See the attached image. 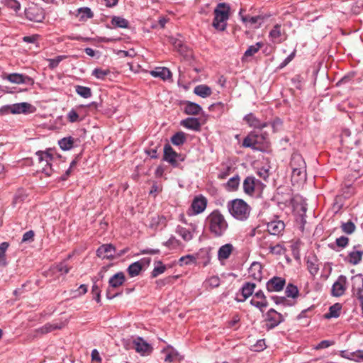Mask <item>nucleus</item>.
Listing matches in <instances>:
<instances>
[{"instance_id": "47", "label": "nucleus", "mask_w": 363, "mask_h": 363, "mask_svg": "<svg viewBox=\"0 0 363 363\" xmlns=\"http://www.w3.org/2000/svg\"><path fill=\"white\" fill-rule=\"evenodd\" d=\"M340 228L343 233L348 235L352 234L356 230L354 223L351 220L346 223H342Z\"/></svg>"}, {"instance_id": "26", "label": "nucleus", "mask_w": 363, "mask_h": 363, "mask_svg": "<svg viewBox=\"0 0 363 363\" xmlns=\"http://www.w3.org/2000/svg\"><path fill=\"white\" fill-rule=\"evenodd\" d=\"M67 325V321H55L52 323H47L40 329V333H48L55 330H59L62 328Z\"/></svg>"}, {"instance_id": "24", "label": "nucleus", "mask_w": 363, "mask_h": 363, "mask_svg": "<svg viewBox=\"0 0 363 363\" xmlns=\"http://www.w3.org/2000/svg\"><path fill=\"white\" fill-rule=\"evenodd\" d=\"M150 74L153 77H158L165 81L172 79V72L167 67H157L154 70H151Z\"/></svg>"}, {"instance_id": "59", "label": "nucleus", "mask_w": 363, "mask_h": 363, "mask_svg": "<svg viewBox=\"0 0 363 363\" xmlns=\"http://www.w3.org/2000/svg\"><path fill=\"white\" fill-rule=\"evenodd\" d=\"M250 347L252 351L261 352L267 347V345L265 342H256L254 345H250Z\"/></svg>"}, {"instance_id": "13", "label": "nucleus", "mask_w": 363, "mask_h": 363, "mask_svg": "<svg viewBox=\"0 0 363 363\" xmlns=\"http://www.w3.org/2000/svg\"><path fill=\"white\" fill-rule=\"evenodd\" d=\"M164 160L173 166H177L178 160L182 161L184 159L173 150L170 145L166 144L164 147Z\"/></svg>"}, {"instance_id": "1", "label": "nucleus", "mask_w": 363, "mask_h": 363, "mask_svg": "<svg viewBox=\"0 0 363 363\" xmlns=\"http://www.w3.org/2000/svg\"><path fill=\"white\" fill-rule=\"evenodd\" d=\"M206 223L209 232L216 238L223 236L228 228V223L219 210L213 211L207 216Z\"/></svg>"}, {"instance_id": "43", "label": "nucleus", "mask_w": 363, "mask_h": 363, "mask_svg": "<svg viewBox=\"0 0 363 363\" xmlns=\"http://www.w3.org/2000/svg\"><path fill=\"white\" fill-rule=\"evenodd\" d=\"M75 91L77 94L84 99L91 96V89L89 87L77 85L75 86Z\"/></svg>"}, {"instance_id": "21", "label": "nucleus", "mask_w": 363, "mask_h": 363, "mask_svg": "<svg viewBox=\"0 0 363 363\" xmlns=\"http://www.w3.org/2000/svg\"><path fill=\"white\" fill-rule=\"evenodd\" d=\"M13 114L28 113H33L35 110L34 107L29 103L21 102L12 104Z\"/></svg>"}, {"instance_id": "57", "label": "nucleus", "mask_w": 363, "mask_h": 363, "mask_svg": "<svg viewBox=\"0 0 363 363\" xmlns=\"http://www.w3.org/2000/svg\"><path fill=\"white\" fill-rule=\"evenodd\" d=\"M269 252L274 255H282L284 252V247L279 245H272L269 246Z\"/></svg>"}, {"instance_id": "56", "label": "nucleus", "mask_w": 363, "mask_h": 363, "mask_svg": "<svg viewBox=\"0 0 363 363\" xmlns=\"http://www.w3.org/2000/svg\"><path fill=\"white\" fill-rule=\"evenodd\" d=\"M67 58V56L66 55H58L55 58H53V59H48V61L49 62V67L50 69H55L56 68L58 65L60 64V62L66 59Z\"/></svg>"}, {"instance_id": "20", "label": "nucleus", "mask_w": 363, "mask_h": 363, "mask_svg": "<svg viewBox=\"0 0 363 363\" xmlns=\"http://www.w3.org/2000/svg\"><path fill=\"white\" fill-rule=\"evenodd\" d=\"M284 223L280 220H272L267 223V231L272 235H279L284 230Z\"/></svg>"}, {"instance_id": "39", "label": "nucleus", "mask_w": 363, "mask_h": 363, "mask_svg": "<svg viewBox=\"0 0 363 363\" xmlns=\"http://www.w3.org/2000/svg\"><path fill=\"white\" fill-rule=\"evenodd\" d=\"M362 250H353L348 254V262L353 265H357L362 261Z\"/></svg>"}, {"instance_id": "41", "label": "nucleus", "mask_w": 363, "mask_h": 363, "mask_svg": "<svg viewBox=\"0 0 363 363\" xmlns=\"http://www.w3.org/2000/svg\"><path fill=\"white\" fill-rule=\"evenodd\" d=\"M58 144L62 150H69L73 147L74 139L72 137L64 138L58 141Z\"/></svg>"}, {"instance_id": "31", "label": "nucleus", "mask_w": 363, "mask_h": 363, "mask_svg": "<svg viewBox=\"0 0 363 363\" xmlns=\"http://www.w3.org/2000/svg\"><path fill=\"white\" fill-rule=\"evenodd\" d=\"M234 247L232 244L228 243L222 245L218 251V258L219 260L228 259L231 255Z\"/></svg>"}, {"instance_id": "60", "label": "nucleus", "mask_w": 363, "mask_h": 363, "mask_svg": "<svg viewBox=\"0 0 363 363\" xmlns=\"http://www.w3.org/2000/svg\"><path fill=\"white\" fill-rule=\"evenodd\" d=\"M57 270L62 274H67L71 267L65 262H62L56 266Z\"/></svg>"}, {"instance_id": "38", "label": "nucleus", "mask_w": 363, "mask_h": 363, "mask_svg": "<svg viewBox=\"0 0 363 363\" xmlns=\"http://www.w3.org/2000/svg\"><path fill=\"white\" fill-rule=\"evenodd\" d=\"M307 269L312 276H315L319 271L318 260L316 257H313L307 260Z\"/></svg>"}, {"instance_id": "32", "label": "nucleus", "mask_w": 363, "mask_h": 363, "mask_svg": "<svg viewBox=\"0 0 363 363\" xmlns=\"http://www.w3.org/2000/svg\"><path fill=\"white\" fill-rule=\"evenodd\" d=\"M169 41L174 48L182 55L188 56L189 50L188 48L183 43L180 39L175 38H170Z\"/></svg>"}, {"instance_id": "4", "label": "nucleus", "mask_w": 363, "mask_h": 363, "mask_svg": "<svg viewBox=\"0 0 363 363\" xmlns=\"http://www.w3.org/2000/svg\"><path fill=\"white\" fill-rule=\"evenodd\" d=\"M125 281V277L123 272H120L113 275L108 280V289L106 291V298L112 299L121 293H113V290L122 286Z\"/></svg>"}, {"instance_id": "14", "label": "nucleus", "mask_w": 363, "mask_h": 363, "mask_svg": "<svg viewBox=\"0 0 363 363\" xmlns=\"http://www.w3.org/2000/svg\"><path fill=\"white\" fill-rule=\"evenodd\" d=\"M286 284V280L279 277H274L266 284V288L268 292H279Z\"/></svg>"}, {"instance_id": "5", "label": "nucleus", "mask_w": 363, "mask_h": 363, "mask_svg": "<svg viewBox=\"0 0 363 363\" xmlns=\"http://www.w3.org/2000/svg\"><path fill=\"white\" fill-rule=\"evenodd\" d=\"M264 185L258 179L252 176L247 177L242 184L244 192L249 195H254L256 191H261Z\"/></svg>"}, {"instance_id": "33", "label": "nucleus", "mask_w": 363, "mask_h": 363, "mask_svg": "<svg viewBox=\"0 0 363 363\" xmlns=\"http://www.w3.org/2000/svg\"><path fill=\"white\" fill-rule=\"evenodd\" d=\"M181 125L193 130H199L201 127L199 119L196 118H187L181 122Z\"/></svg>"}, {"instance_id": "30", "label": "nucleus", "mask_w": 363, "mask_h": 363, "mask_svg": "<svg viewBox=\"0 0 363 363\" xmlns=\"http://www.w3.org/2000/svg\"><path fill=\"white\" fill-rule=\"evenodd\" d=\"M262 265L259 263L253 262L249 269L250 276L254 279L260 281L262 278Z\"/></svg>"}, {"instance_id": "6", "label": "nucleus", "mask_w": 363, "mask_h": 363, "mask_svg": "<svg viewBox=\"0 0 363 363\" xmlns=\"http://www.w3.org/2000/svg\"><path fill=\"white\" fill-rule=\"evenodd\" d=\"M38 162L41 164L42 172L47 176H50L52 173L51 162L53 160L52 154L48 151H38L35 153Z\"/></svg>"}, {"instance_id": "11", "label": "nucleus", "mask_w": 363, "mask_h": 363, "mask_svg": "<svg viewBox=\"0 0 363 363\" xmlns=\"http://www.w3.org/2000/svg\"><path fill=\"white\" fill-rule=\"evenodd\" d=\"M207 206V199L204 196L196 197L191 205V209L187 211L189 216L197 215L204 211Z\"/></svg>"}, {"instance_id": "34", "label": "nucleus", "mask_w": 363, "mask_h": 363, "mask_svg": "<svg viewBox=\"0 0 363 363\" xmlns=\"http://www.w3.org/2000/svg\"><path fill=\"white\" fill-rule=\"evenodd\" d=\"M291 180L294 182L305 181L306 178V168L291 169Z\"/></svg>"}, {"instance_id": "3", "label": "nucleus", "mask_w": 363, "mask_h": 363, "mask_svg": "<svg viewBox=\"0 0 363 363\" xmlns=\"http://www.w3.org/2000/svg\"><path fill=\"white\" fill-rule=\"evenodd\" d=\"M228 210L230 215L237 220H245L250 216L251 208L242 199H234L228 203Z\"/></svg>"}, {"instance_id": "10", "label": "nucleus", "mask_w": 363, "mask_h": 363, "mask_svg": "<svg viewBox=\"0 0 363 363\" xmlns=\"http://www.w3.org/2000/svg\"><path fill=\"white\" fill-rule=\"evenodd\" d=\"M267 135L265 133L258 135L255 133L249 134L242 142V146L245 147H250L253 150H260L258 145L261 143V140H266Z\"/></svg>"}, {"instance_id": "8", "label": "nucleus", "mask_w": 363, "mask_h": 363, "mask_svg": "<svg viewBox=\"0 0 363 363\" xmlns=\"http://www.w3.org/2000/svg\"><path fill=\"white\" fill-rule=\"evenodd\" d=\"M351 281L353 295L359 300L363 309V275L357 274L352 277Z\"/></svg>"}, {"instance_id": "2", "label": "nucleus", "mask_w": 363, "mask_h": 363, "mask_svg": "<svg viewBox=\"0 0 363 363\" xmlns=\"http://www.w3.org/2000/svg\"><path fill=\"white\" fill-rule=\"evenodd\" d=\"M230 7L226 3H219L214 9V18L212 26L219 31H223L227 27L230 17Z\"/></svg>"}, {"instance_id": "12", "label": "nucleus", "mask_w": 363, "mask_h": 363, "mask_svg": "<svg viewBox=\"0 0 363 363\" xmlns=\"http://www.w3.org/2000/svg\"><path fill=\"white\" fill-rule=\"evenodd\" d=\"M347 277L345 275H340L332 286L331 294L335 297L342 296L347 289Z\"/></svg>"}, {"instance_id": "9", "label": "nucleus", "mask_w": 363, "mask_h": 363, "mask_svg": "<svg viewBox=\"0 0 363 363\" xmlns=\"http://www.w3.org/2000/svg\"><path fill=\"white\" fill-rule=\"evenodd\" d=\"M270 41L274 44H280L287 38V35L280 24L273 26L269 33Z\"/></svg>"}, {"instance_id": "27", "label": "nucleus", "mask_w": 363, "mask_h": 363, "mask_svg": "<svg viewBox=\"0 0 363 363\" xmlns=\"http://www.w3.org/2000/svg\"><path fill=\"white\" fill-rule=\"evenodd\" d=\"M290 167L291 169L306 168V162L302 156L298 153H294L291 155Z\"/></svg>"}, {"instance_id": "62", "label": "nucleus", "mask_w": 363, "mask_h": 363, "mask_svg": "<svg viewBox=\"0 0 363 363\" xmlns=\"http://www.w3.org/2000/svg\"><path fill=\"white\" fill-rule=\"evenodd\" d=\"M67 119L71 123L77 122L79 121V116L76 111L74 109H72L68 113H67Z\"/></svg>"}, {"instance_id": "54", "label": "nucleus", "mask_w": 363, "mask_h": 363, "mask_svg": "<svg viewBox=\"0 0 363 363\" xmlns=\"http://www.w3.org/2000/svg\"><path fill=\"white\" fill-rule=\"evenodd\" d=\"M285 293L287 297L296 298L298 295V289L296 286L289 284L286 288Z\"/></svg>"}, {"instance_id": "15", "label": "nucleus", "mask_w": 363, "mask_h": 363, "mask_svg": "<svg viewBox=\"0 0 363 363\" xmlns=\"http://www.w3.org/2000/svg\"><path fill=\"white\" fill-rule=\"evenodd\" d=\"M250 304L263 311L268 306L267 297L262 290L257 291L250 301Z\"/></svg>"}, {"instance_id": "36", "label": "nucleus", "mask_w": 363, "mask_h": 363, "mask_svg": "<svg viewBox=\"0 0 363 363\" xmlns=\"http://www.w3.org/2000/svg\"><path fill=\"white\" fill-rule=\"evenodd\" d=\"M244 10L242 9H240L239 12V15L241 17V20L245 23H250V25H254L256 23H259V26L262 24V18L260 16H243L242 12Z\"/></svg>"}, {"instance_id": "48", "label": "nucleus", "mask_w": 363, "mask_h": 363, "mask_svg": "<svg viewBox=\"0 0 363 363\" xmlns=\"http://www.w3.org/2000/svg\"><path fill=\"white\" fill-rule=\"evenodd\" d=\"M262 46H263V43L261 42H258L253 45H250L247 49V50L245 52L244 56L247 57H251V56L254 55L255 53H257L259 50V49Z\"/></svg>"}, {"instance_id": "37", "label": "nucleus", "mask_w": 363, "mask_h": 363, "mask_svg": "<svg viewBox=\"0 0 363 363\" xmlns=\"http://www.w3.org/2000/svg\"><path fill=\"white\" fill-rule=\"evenodd\" d=\"M341 309L342 305L339 303H336L329 308V311L328 313L324 314V318L326 319L337 318L340 315Z\"/></svg>"}, {"instance_id": "51", "label": "nucleus", "mask_w": 363, "mask_h": 363, "mask_svg": "<svg viewBox=\"0 0 363 363\" xmlns=\"http://www.w3.org/2000/svg\"><path fill=\"white\" fill-rule=\"evenodd\" d=\"M220 281L219 277L217 276H213L205 281L204 285L207 289H213L218 287L220 285Z\"/></svg>"}, {"instance_id": "52", "label": "nucleus", "mask_w": 363, "mask_h": 363, "mask_svg": "<svg viewBox=\"0 0 363 363\" xmlns=\"http://www.w3.org/2000/svg\"><path fill=\"white\" fill-rule=\"evenodd\" d=\"M155 264L157 265L154 267L151 273V276L153 278L157 277L158 275L164 273L166 270L165 265H164L161 261H157L155 262Z\"/></svg>"}, {"instance_id": "7", "label": "nucleus", "mask_w": 363, "mask_h": 363, "mask_svg": "<svg viewBox=\"0 0 363 363\" xmlns=\"http://www.w3.org/2000/svg\"><path fill=\"white\" fill-rule=\"evenodd\" d=\"M27 19L34 22H42L45 18L44 10L37 4H32L25 11Z\"/></svg>"}, {"instance_id": "28", "label": "nucleus", "mask_w": 363, "mask_h": 363, "mask_svg": "<svg viewBox=\"0 0 363 363\" xmlns=\"http://www.w3.org/2000/svg\"><path fill=\"white\" fill-rule=\"evenodd\" d=\"M184 113L188 115H198L202 111V108L198 104L189 101L184 102Z\"/></svg>"}, {"instance_id": "40", "label": "nucleus", "mask_w": 363, "mask_h": 363, "mask_svg": "<svg viewBox=\"0 0 363 363\" xmlns=\"http://www.w3.org/2000/svg\"><path fill=\"white\" fill-rule=\"evenodd\" d=\"M143 269V264L140 261L135 262L132 263L128 267V273L131 277H136L139 275L140 272Z\"/></svg>"}, {"instance_id": "42", "label": "nucleus", "mask_w": 363, "mask_h": 363, "mask_svg": "<svg viewBox=\"0 0 363 363\" xmlns=\"http://www.w3.org/2000/svg\"><path fill=\"white\" fill-rule=\"evenodd\" d=\"M77 15L79 16L80 20L91 18L94 16L93 12L89 7L79 8L77 10Z\"/></svg>"}, {"instance_id": "44", "label": "nucleus", "mask_w": 363, "mask_h": 363, "mask_svg": "<svg viewBox=\"0 0 363 363\" xmlns=\"http://www.w3.org/2000/svg\"><path fill=\"white\" fill-rule=\"evenodd\" d=\"M111 24L114 27L126 28L128 27V21L124 18L120 16H114L111 19Z\"/></svg>"}, {"instance_id": "18", "label": "nucleus", "mask_w": 363, "mask_h": 363, "mask_svg": "<svg viewBox=\"0 0 363 363\" xmlns=\"http://www.w3.org/2000/svg\"><path fill=\"white\" fill-rule=\"evenodd\" d=\"M4 79L16 84H32L33 82L31 77L18 73L9 74L4 77Z\"/></svg>"}, {"instance_id": "25", "label": "nucleus", "mask_w": 363, "mask_h": 363, "mask_svg": "<svg viewBox=\"0 0 363 363\" xmlns=\"http://www.w3.org/2000/svg\"><path fill=\"white\" fill-rule=\"evenodd\" d=\"M244 119L250 127L254 128L262 129L269 125L267 122L260 121L252 113L247 114Z\"/></svg>"}, {"instance_id": "50", "label": "nucleus", "mask_w": 363, "mask_h": 363, "mask_svg": "<svg viewBox=\"0 0 363 363\" xmlns=\"http://www.w3.org/2000/svg\"><path fill=\"white\" fill-rule=\"evenodd\" d=\"M1 3L15 12H18L21 9V4L16 0H4Z\"/></svg>"}, {"instance_id": "61", "label": "nucleus", "mask_w": 363, "mask_h": 363, "mask_svg": "<svg viewBox=\"0 0 363 363\" xmlns=\"http://www.w3.org/2000/svg\"><path fill=\"white\" fill-rule=\"evenodd\" d=\"M91 292L94 294V298L99 303L101 301V290L95 283L92 286Z\"/></svg>"}, {"instance_id": "17", "label": "nucleus", "mask_w": 363, "mask_h": 363, "mask_svg": "<svg viewBox=\"0 0 363 363\" xmlns=\"http://www.w3.org/2000/svg\"><path fill=\"white\" fill-rule=\"evenodd\" d=\"M115 247L111 244H105L100 246L96 250V255L102 259H113L115 257Z\"/></svg>"}, {"instance_id": "64", "label": "nucleus", "mask_w": 363, "mask_h": 363, "mask_svg": "<svg viewBox=\"0 0 363 363\" xmlns=\"http://www.w3.org/2000/svg\"><path fill=\"white\" fill-rule=\"evenodd\" d=\"M26 196V195L24 194V192L23 191H18L13 198V204L16 205V204L23 201Z\"/></svg>"}, {"instance_id": "35", "label": "nucleus", "mask_w": 363, "mask_h": 363, "mask_svg": "<svg viewBox=\"0 0 363 363\" xmlns=\"http://www.w3.org/2000/svg\"><path fill=\"white\" fill-rule=\"evenodd\" d=\"M194 93L202 98H206L211 95L212 91L211 89L205 84H201L195 86L194 89Z\"/></svg>"}, {"instance_id": "49", "label": "nucleus", "mask_w": 363, "mask_h": 363, "mask_svg": "<svg viewBox=\"0 0 363 363\" xmlns=\"http://www.w3.org/2000/svg\"><path fill=\"white\" fill-rule=\"evenodd\" d=\"M177 233L183 238L185 241H189L192 239V233L186 228L181 226H178L177 228Z\"/></svg>"}, {"instance_id": "29", "label": "nucleus", "mask_w": 363, "mask_h": 363, "mask_svg": "<svg viewBox=\"0 0 363 363\" xmlns=\"http://www.w3.org/2000/svg\"><path fill=\"white\" fill-rule=\"evenodd\" d=\"M255 287L256 284L254 283H245L241 288V295L243 298L242 299H239L238 301H245L247 298L251 296L253 294Z\"/></svg>"}, {"instance_id": "58", "label": "nucleus", "mask_w": 363, "mask_h": 363, "mask_svg": "<svg viewBox=\"0 0 363 363\" xmlns=\"http://www.w3.org/2000/svg\"><path fill=\"white\" fill-rule=\"evenodd\" d=\"M335 244L340 248H345L349 244V238L345 236H341L336 239Z\"/></svg>"}, {"instance_id": "19", "label": "nucleus", "mask_w": 363, "mask_h": 363, "mask_svg": "<svg viewBox=\"0 0 363 363\" xmlns=\"http://www.w3.org/2000/svg\"><path fill=\"white\" fill-rule=\"evenodd\" d=\"M284 320L281 313L270 309L267 313V321L269 328H274Z\"/></svg>"}, {"instance_id": "46", "label": "nucleus", "mask_w": 363, "mask_h": 363, "mask_svg": "<svg viewBox=\"0 0 363 363\" xmlns=\"http://www.w3.org/2000/svg\"><path fill=\"white\" fill-rule=\"evenodd\" d=\"M186 141V135L183 132H178L171 138V142L174 145H181Z\"/></svg>"}, {"instance_id": "22", "label": "nucleus", "mask_w": 363, "mask_h": 363, "mask_svg": "<svg viewBox=\"0 0 363 363\" xmlns=\"http://www.w3.org/2000/svg\"><path fill=\"white\" fill-rule=\"evenodd\" d=\"M134 349L142 356L150 355L153 350V347L147 342H133Z\"/></svg>"}, {"instance_id": "23", "label": "nucleus", "mask_w": 363, "mask_h": 363, "mask_svg": "<svg viewBox=\"0 0 363 363\" xmlns=\"http://www.w3.org/2000/svg\"><path fill=\"white\" fill-rule=\"evenodd\" d=\"M340 356L343 358L354 360L356 362L363 361V350H357L351 351L350 350H345L340 351Z\"/></svg>"}, {"instance_id": "45", "label": "nucleus", "mask_w": 363, "mask_h": 363, "mask_svg": "<svg viewBox=\"0 0 363 363\" xmlns=\"http://www.w3.org/2000/svg\"><path fill=\"white\" fill-rule=\"evenodd\" d=\"M240 184V177L238 175L231 177L225 184L228 191H235Z\"/></svg>"}, {"instance_id": "63", "label": "nucleus", "mask_w": 363, "mask_h": 363, "mask_svg": "<svg viewBox=\"0 0 363 363\" xmlns=\"http://www.w3.org/2000/svg\"><path fill=\"white\" fill-rule=\"evenodd\" d=\"M273 243L270 240V235L264 236L260 242V247L264 250H269V246Z\"/></svg>"}, {"instance_id": "55", "label": "nucleus", "mask_w": 363, "mask_h": 363, "mask_svg": "<svg viewBox=\"0 0 363 363\" xmlns=\"http://www.w3.org/2000/svg\"><path fill=\"white\" fill-rule=\"evenodd\" d=\"M110 73L108 69H103L101 68H96L92 71V75L99 79H104Z\"/></svg>"}, {"instance_id": "53", "label": "nucleus", "mask_w": 363, "mask_h": 363, "mask_svg": "<svg viewBox=\"0 0 363 363\" xmlns=\"http://www.w3.org/2000/svg\"><path fill=\"white\" fill-rule=\"evenodd\" d=\"M9 247V243L6 242H4L0 244V264L2 266H5L6 264V251Z\"/></svg>"}, {"instance_id": "16", "label": "nucleus", "mask_w": 363, "mask_h": 363, "mask_svg": "<svg viewBox=\"0 0 363 363\" xmlns=\"http://www.w3.org/2000/svg\"><path fill=\"white\" fill-rule=\"evenodd\" d=\"M162 354L164 355V360L166 362H172L174 361H180L183 357L172 346L167 345L162 350Z\"/></svg>"}]
</instances>
